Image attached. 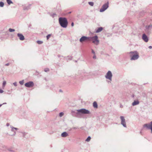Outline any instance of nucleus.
Instances as JSON below:
<instances>
[{"instance_id":"1","label":"nucleus","mask_w":152,"mask_h":152,"mask_svg":"<svg viewBox=\"0 0 152 152\" xmlns=\"http://www.w3.org/2000/svg\"><path fill=\"white\" fill-rule=\"evenodd\" d=\"M59 21L61 26L63 28H66L68 24V22L65 18H60Z\"/></svg>"},{"instance_id":"2","label":"nucleus","mask_w":152,"mask_h":152,"mask_svg":"<svg viewBox=\"0 0 152 152\" xmlns=\"http://www.w3.org/2000/svg\"><path fill=\"white\" fill-rule=\"evenodd\" d=\"M129 54L131 60H136L139 57V54L137 51L131 52Z\"/></svg>"},{"instance_id":"3","label":"nucleus","mask_w":152,"mask_h":152,"mask_svg":"<svg viewBox=\"0 0 152 152\" xmlns=\"http://www.w3.org/2000/svg\"><path fill=\"white\" fill-rule=\"evenodd\" d=\"M89 41H92V42L94 44L97 45L99 42V41L98 39L97 36H95L92 37H89Z\"/></svg>"},{"instance_id":"4","label":"nucleus","mask_w":152,"mask_h":152,"mask_svg":"<svg viewBox=\"0 0 152 152\" xmlns=\"http://www.w3.org/2000/svg\"><path fill=\"white\" fill-rule=\"evenodd\" d=\"M143 127L146 128L147 129H151L152 133V121L150 123L144 124Z\"/></svg>"},{"instance_id":"5","label":"nucleus","mask_w":152,"mask_h":152,"mask_svg":"<svg viewBox=\"0 0 152 152\" xmlns=\"http://www.w3.org/2000/svg\"><path fill=\"white\" fill-rule=\"evenodd\" d=\"M109 3L107 2L106 3L104 4L100 9V12H103L108 7Z\"/></svg>"},{"instance_id":"6","label":"nucleus","mask_w":152,"mask_h":152,"mask_svg":"<svg viewBox=\"0 0 152 152\" xmlns=\"http://www.w3.org/2000/svg\"><path fill=\"white\" fill-rule=\"evenodd\" d=\"M78 113H80L83 114H89V111L87 110L84 109H82L77 110Z\"/></svg>"},{"instance_id":"7","label":"nucleus","mask_w":152,"mask_h":152,"mask_svg":"<svg viewBox=\"0 0 152 152\" xmlns=\"http://www.w3.org/2000/svg\"><path fill=\"white\" fill-rule=\"evenodd\" d=\"M112 75L111 72L109 71L105 75V77L107 79H108L110 80H112Z\"/></svg>"},{"instance_id":"8","label":"nucleus","mask_w":152,"mask_h":152,"mask_svg":"<svg viewBox=\"0 0 152 152\" xmlns=\"http://www.w3.org/2000/svg\"><path fill=\"white\" fill-rule=\"evenodd\" d=\"M89 37H87L85 36H83L81 37L80 39V41L82 43L83 42H86L87 40L89 41Z\"/></svg>"},{"instance_id":"9","label":"nucleus","mask_w":152,"mask_h":152,"mask_svg":"<svg viewBox=\"0 0 152 152\" xmlns=\"http://www.w3.org/2000/svg\"><path fill=\"white\" fill-rule=\"evenodd\" d=\"M34 85L33 82L30 81L27 83L25 84V86L27 87H33Z\"/></svg>"},{"instance_id":"10","label":"nucleus","mask_w":152,"mask_h":152,"mask_svg":"<svg viewBox=\"0 0 152 152\" xmlns=\"http://www.w3.org/2000/svg\"><path fill=\"white\" fill-rule=\"evenodd\" d=\"M120 118L121 119V124L125 127H126L125 119L124 117L122 116L120 117Z\"/></svg>"},{"instance_id":"11","label":"nucleus","mask_w":152,"mask_h":152,"mask_svg":"<svg viewBox=\"0 0 152 152\" xmlns=\"http://www.w3.org/2000/svg\"><path fill=\"white\" fill-rule=\"evenodd\" d=\"M142 39L146 42H147L148 40V37L145 34H143Z\"/></svg>"},{"instance_id":"12","label":"nucleus","mask_w":152,"mask_h":152,"mask_svg":"<svg viewBox=\"0 0 152 152\" xmlns=\"http://www.w3.org/2000/svg\"><path fill=\"white\" fill-rule=\"evenodd\" d=\"M18 37H19L20 39L21 40H23L25 39L24 36L21 34L18 33L17 34Z\"/></svg>"},{"instance_id":"13","label":"nucleus","mask_w":152,"mask_h":152,"mask_svg":"<svg viewBox=\"0 0 152 152\" xmlns=\"http://www.w3.org/2000/svg\"><path fill=\"white\" fill-rule=\"evenodd\" d=\"M61 136L63 137H66L68 136V134L67 133L64 132L62 133Z\"/></svg>"},{"instance_id":"14","label":"nucleus","mask_w":152,"mask_h":152,"mask_svg":"<svg viewBox=\"0 0 152 152\" xmlns=\"http://www.w3.org/2000/svg\"><path fill=\"white\" fill-rule=\"evenodd\" d=\"M103 30V28L102 27L99 28L96 31V33H97L101 32Z\"/></svg>"},{"instance_id":"15","label":"nucleus","mask_w":152,"mask_h":152,"mask_svg":"<svg viewBox=\"0 0 152 152\" xmlns=\"http://www.w3.org/2000/svg\"><path fill=\"white\" fill-rule=\"evenodd\" d=\"M139 102L138 101H135L133 102L132 105L133 106H134L139 104Z\"/></svg>"},{"instance_id":"16","label":"nucleus","mask_w":152,"mask_h":152,"mask_svg":"<svg viewBox=\"0 0 152 152\" xmlns=\"http://www.w3.org/2000/svg\"><path fill=\"white\" fill-rule=\"evenodd\" d=\"M93 106L95 108H97L98 105L97 102H94L93 103Z\"/></svg>"},{"instance_id":"17","label":"nucleus","mask_w":152,"mask_h":152,"mask_svg":"<svg viewBox=\"0 0 152 152\" xmlns=\"http://www.w3.org/2000/svg\"><path fill=\"white\" fill-rule=\"evenodd\" d=\"M7 1L8 4L9 5L13 3V2L11 0H7Z\"/></svg>"},{"instance_id":"18","label":"nucleus","mask_w":152,"mask_h":152,"mask_svg":"<svg viewBox=\"0 0 152 152\" xmlns=\"http://www.w3.org/2000/svg\"><path fill=\"white\" fill-rule=\"evenodd\" d=\"M91 138L90 137H88L87 139L86 140V141L87 142H89L90 141Z\"/></svg>"},{"instance_id":"19","label":"nucleus","mask_w":152,"mask_h":152,"mask_svg":"<svg viewBox=\"0 0 152 152\" xmlns=\"http://www.w3.org/2000/svg\"><path fill=\"white\" fill-rule=\"evenodd\" d=\"M4 3L2 2H0V6L1 7H3L4 6Z\"/></svg>"},{"instance_id":"20","label":"nucleus","mask_w":152,"mask_h":152,"mask_svg":"<svg viewBox=\"0 0 152 152\" xmlns=\"http://www.w3.org/2000/svg\"><path fill=\"white\" fill-rule=\"evenodd\" d=\"M89 4L91 5V6H93L94 5V3L93 2H88Z\"/></svg>"},{"instance_id":"21","label":"nucleus","mask_w":152,"mask_h":152,"mask_svg":"<svg viewBox=\"0 0 152 152\" xmlns=\"http://www.w3.org/2000/svg\"><path fill=\"white\" fill-rule=\"evenodd\" d=\"M37 42L39 44H41L43 42L40 41H37Z\"/></svg>"},{"instance_id":"22","label":"nucleus","mask_w":152,"mask_h":152,"mask_svg":"<svg viewBox=\"0 0 152 152\" xmlns=\"http://www.w3.org/2000/svg\"><path fill=\"white\" fill-rule=\"evenodd\" d=\"M9 31L10 32H12L14 31H15V30L14 29H12V28H10L9 29Z\"/></svg>"},{"instance_id":"23","label":"nucleus","mask_w":152,"mask_h":152,"mask_svg":"<svg viewBox=\"0 0 152 152\" xmlns=\"http://www.w3.org/2000/svg\"><path fill=\"white\" fill-rule=\"evenodd\" d=\"M51 36V35L50 34H48L47 36L46 37L47 40L49 39V38Z\"/></svg>"},{"instance_id":"24","label":"nucleus","mask_w":152,"mask_h":152,"mask_svg":"<svg viewBox=\"0 0 152 152\" xmlns=\"http://www.w3.org/2000/svg\"><path fill=\"white\" fill-rule=\"evenodd\" d=\"M64 115V113L62 112L61 113H60L59 115L60 117H61L62 116Z\"/></svg>"},{"instance_id":"25","label":"nucleus","mask_w":152,"mask_h":152,"mask_svg":"<svg viewBox=\"0 0 152 152\" xmlns=\"http://www.w3.org/2000/svg\"><path fill=\"white\" fill-rule=\"evenodd\" d=\"M19 83L20 84L22 85L23 84L24 82L23 81H20L19 82Z\"/></svg>"},{"instance_id":"26","label":"nucleus","mask_w":152,"mask_h":152,"mask_svg":"<svg viewBox=\"0 0 152 152\" xmlns=\"http://www.w3.org/2000/svg\"><path fill=\"white\" fill-rule=\"evenodd\" d=\"M6 82L5 81H4L3 82V86H5V85H6Z\"/></svg>"},{"instance_id":"27","label":"nucleus","mask_w":152,"mask_h":152,"mask_svg":"<svg viewBox=\"0 0 152 152\" xmlns=\"http://www.w3.org/2000/svg\"><path fill=\"white\" fill-rule=\"evenodd\" d=\"M44 71L45 72H47L49 71V69H45Z\"/></svg>"},{"instance_id":"28","label":"nucleus","mask_w":152,"mask_h":152,"mask_svg":"<svg viewBox=\"0 0 152 152\" xmlns=\"http://www.w3.org/2000/svg\"><path fill=\"white\" fill-rule=\"evenodd\" d=\"M93 58H94V59H96V56L95 55H95H94V56L93 57Z\"/></svg>"},{"instance_id":"29","label":"nucleus","mask_w":152,"mask_h":152,"mask_svg":"<svg viewBox=\"0 0 152 152\" xmlns=\"http://www.w3.org/2000/svg\"><path fill=\"white\" fill-rule=\"evenodd\" d=\"M92 53L93 54H94V55H95V52H94V50L93 49H92Z\"/></svg>"},{"instance_id":"30","label":"nucleus","mask_w":152,"mask_h":152,"mask_svg":"<svg viewBox=\"0 0 152 152\" xmlns=\"http://www.w3.org/2000/svg\"><path fill=\"white\" fill-rule=\"evenodd\" d=\"M3 92V90H2L1 89H0V93H2Z\"/></svg>"},{"instance_id":"31","label":"nucleus","mask_w":152,"mask_h":152,"mask_svg":"<svg viewBox=\"0 0 152 152\" xmlns=\"http://www.w3.org/2000/svg\"><path fill=\"white\" fill-rule=\"evenodd\" d=\"M13 84L14 85V86H17V83H13Z\"/></svg>"},{"instance_id":"32","label":"nucleus","mask_w":152,"mask_h":152,"mask_svg":"<svg viewBox=\"0 0 152 152\" xmlns=\"http://www.w3.org/2000/svg\"><path fill=\"white\" fill-rule=\"evenodd\" d=\"M71 26H74V23L73 22L72 23Z\"/></svg>"},{"instance_id":"33","label":"nucleus","mask_w":152,"mask_h":152,"mask_svg":"<svg viewBox=\"0 0 152 152\" xmlns=\"http://www.w3.org/2000/svg\"><path fill=\"white\" fill-rule=\"evenodd\" d=\"M149 48L151 49H152V47L151 46H150L149 47Z\"/></svg>"},{"instance_id":"34","label":"nucleus","mask_w":152,"mask_h":152,"mask_svg":"<svg viewBox=\"0 0 152 152\" xmlns=\"http://www.w3.org/2000/svg\"><path fill=\"white\" fill-rule=\"evenodd\" d=\"M6 65H9V64H6Z\"/></svg>"},{"instance_id":"35","label":"nucleus","mask_w":152,"mask_h":152,"mask_svg":"<svg viewBox=\"0 0 152 152\" xmlns=\"http://www.w3.org/2000/svg\"><path fill=\"white\" fill-rule=\"evenodd\" d=\"M2 105V104H0V107H1Z\"/></svg>"}]
</instances>
